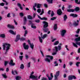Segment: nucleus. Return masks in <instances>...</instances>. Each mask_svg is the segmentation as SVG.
<instances>
[{"label": "nucleus", "mask_w": 80, "mask_h": 80, "mask_svg": "<svg viewBox=\"0 0 80 80\" xmlns=\"http://www.w3.org/2000/svg\"><path fill=\"white\" fill-rule=\"evenodd\" d=\"M75 41L76 42V43L72 42L73 46L74 47H76V48H78V45L80 46V37L76 38L75 39Z\"/></svg>", "instance_id": "f03ea898"}, {"label": "nucleus", "mask_w": 80, "mask_h": 80, "mask_svg": "<svg viewBox=\"0 0 80 80\" xmlns=\"http://www.w3.org/2000/svg\"><path fill=\"white\" fill-rule=\"evenodd\" d=\"M30 25H32V24H33V23H32V21L31 20H29L28 21Z\"/></svg>", "instance_id": "4d7b16f0"}, {"label": "nucleus", "mask_w": 80, "mask_h": 80, "mask_svg": "<svg viewBox=\"0 0 80 80\" xmlns=\"http://www.w3.org/2000/svg\"><path fill=\"white\" fill-rule=\"evenodd\" d=\"M4 5H5V3L3 2H2L0 3V5H1V6H2V7H3Z\"/></svg>", "instance_id": "13d9d810"}, {"label": "nucleus", "mask_w": 80, "mask_h": 80, "mask_svg": "<svg viewBox=\"0 0 80 80\" xmlns=\"http://www.w3.org/2000/svg\"><path fill=\"white\" fill-rule=\"evenodd\" d=\"M75 2L76 4H77L78 5H80V1H78V0H75Z\"/></svg>", "instance_id": "4be33fe9"}, {"label": "nucleus", "mask_w": 80, "mask_h": 80, "mask_svg": "<svg viewBox=\"0 0 80 80\" xmlns=\"http://www.w3.org/2000/svg\"><path fill=\"white\" fill-rule=\"evenodd\" d=\"M80 29L78 28V29L77 31L76 32V33L77 34H78V33H80Z\"/></svg>", "instance_id": "49530a36"}, {"label": "nucleus", "mask_w": 80, "mask_h": 80, "mask_svg": "<svg viewBox=\"0 0 80 80\" xmlns=\"http://www.w3.org/2000/svg\"><path fill=\"white\" fill-rule=\"evenodd\" d=\"M20 39V34H18L16 36V38L15 40V41L17 42H18V41Z\"/></svg>", "instance_id": "6e6552de"}, {"label": "nucleus", "mask_w": 80, "mask_h": 80, "mask_svg": "<svg viewBox=\"0 0 80 80\" xmlns=\"http://www.w3.org/2000/svg\"><path fill=\"white\" fill-rule=\"evenodd\" d=\"M70 16L71 17H73L74 18H76V17H78V15H77L76 14H74L73 13H72L70 14Z\"/></svg>", "instance_id": "4468645a"}, {"label": "nucleus", "mask_w": 80, "mask_h": 80, "mask_svg": "<svg viewBox=\"0 0 80 80\" xmlns=\"http://www.w3.org/2000/svg\"><path fill=\"white\" fill-rule=\"evenodd\" d=\"M41 6V5L40 4L38 3L37 4L38 8H40Z\"/></svg>", "instance_id": "8fccbe9b"}, {"label": "nucleus", "mask_w": 80, "mask_h": 80, "mask_svg": "<svg viewBox=\"0 0 80 80\" xmlns=\"http://www.w3.org/2000/svg\"><path fill=\"white\" fill-rule=\"evenodd\" d=\"M41 80H48V79L46 78L43 77L41 78Z\"/></svg>", "instance_id": "a18cd8bd"}, {"label": "nucleus", "mask_w": 80, "mask_h": 80, "mask_svg": "<svg viewBox=\"0 0 80 80\" xmlns=\"http://www.w3.org/2000/svg\"><path fill=\"white\" fill-rule=\"evenodd\" d=\"M55 15V13H54V12L53 11H52L51 14V17H53V15Z\"/></svg>", "instance_id": "de8ad7c7"}, {"label": "nucleus", "mask_w": 80, "mask_h": 80, "mask_svg": "<svg viewBox=\"0 0 80 80\" xmlns=\"http://www.w3.org/2000/svg\"><path fill=\"white\" fill-rule=\"evenodd\" d=\"M42 23L44 24L43 29V32L45 33H46L49 30L48 28H47L48 27V23L46 21H43L42 22Z\"/></svg>", "instance_id": "f257e3e1"}, {"label": "nucleus", "mask_w": 80, "mask_h": 80, "mask_svg": "<svg viewBox=\"0 0 80 80\" xmlns=\"http://www.w3.org/2000/svg\"><path fill=\"white\" fill-rule=\"evenodd\" d=\"M73 25L75 27H77V26H78V23H77V22H75L73 23Z\"/></svg>", "instance_id": "ea45409f"}, {"label": "nucleus", "mask_w": 80, "mask_h": 80, "mask_svg": "<svg viewBox=\"0 0 80 80\" xmlns=\"http://www.w3.org/2000/svg\"><path fill=\"white\" fill-rule=\"evenodd\" d=\"M80 62H77L76 64V65L78 67H79V64H80Z\"/></svg>", "instance_id": "c03bdc74"}, {"label": "nucleus", "mask_w": 80, "mask_h": 80, "mask_svg": "<svg viewBox=\"0 0 80 80\" xmlns=\"http://www.w3.org/2000/svg\"><path fill=\"white\" fill-rule=\"evenodd\" d=\"M9 32L10 33L12 34V35H15L16 34V31H15V32H14V31H13L12 30H9Z\"/></svg>", "instance_id": "ddd939ff"}, {"label": "nucleus", "mask_w": 80, "mask_h": 80, "mask_svg": "<svg viewBox=\"0 0 80 80\" xmlns=\"http://www.w3.org/2000/svg\"><path fill=\"white\" fill-rule=\"evenodd\" d=\"M21 78V77L20 76H18L16 77V80H20Z\"/></svg>", "instance_id": "e433bc0d"}, {"label": "nucleus", "mask_w": 80, "mask_h": 80, "mask_svg": "<svg viewBox=\"0 0 80 80\" xmlns=\"http://www.w3.org/2000/svg\"><path fill=\"white\" fill-rule=\"evenodd\" d=\"M14 22L15 25H18V23H17V22H16V20H14Z\"/></svg>", "instance_id": "e2e57ef3"}, {"label": "nucleus", "mask_w": 80, "mask_h": 80, "mask_svg": "<svg viewBox=\"0 0 80 80\" xmlns=\"http://www.w3.org/2000/svg\"><path fill=\"white\" fill-rule=\"evenodd\" d=\"M57 52L55 51V52H54L52 53V55H56L57 54Z\"/></svg>", "instance_id": "0e129e2a"}, {"label": "nucleus", "mask_w": 80, "mask_h": 80, "mask_svg": "<svg viewBox=\"0 0 80 80\" xmlns=\"http://www.w3.org/2000/svg\"><path fill=\"white\" fill-rule=\"evenodd\" d=\"M42 20H47V18L45 17H43L42 18Z\"/></svg>", "instance_id": "09e8293b"}, {"label": "nucleus", "mask_w": 80, "mask_h": 80, "mask_svg": "<svg viewBox=\"0 0 80 80\" xmlns=\"http://www.w3.org/2000/svg\"><path fill=\"white\" fill-rule=\"evenodd\" d=\"M57 13L58 15H61L62 14V9H59L57 11Z\"/></svg>", "instance_id": "1a4fd4ad"}, {"label": "nucleus", "mask_w": 80, "mask_h": 80, "mask_svg": "<svg viewBox=\"0 0 80 80\" xmlns=\"http://www.w3.org/2000/svg\"><path fill=\"white\" fill-rule=\"evenodd\" d=\"M45 61L46 62H47L48 63H50V60L48 59V58H46L45 59Z\"/></svg>", "instance_id": "cd10ccee"}, {"label": "nucleus", "mask_w": 80, "mask_h": 80, "mask_svg": "<svg viewBox=\"0 0 80 80\" xmlns=\"http://www.w3.org/2000/svg\"><path fill=\"white\" fill-rule=\"evenodd\" d=\"M23 56H21L19 57V59H20V60H22V59H23Z\"/></svg>", "instance_id": "3c124183"}, {"label": "nucleus", "mask_w": 80, "mask_h": 80, "mask_svg": "<svg viewBox=\"0 0 80 80\" xmlns=\"http://www.w3.org/2000/svg\"><path fill=\"white\" fill-rule=\"evenodd\" d=\"M59 43V41H56L54 44V45H57Z\"/></svg>", "instance_id": "f704fd0d"}, {"label": "nucleus", "mask_w": 80, "mask_h": 80, "mask_svg": "<svg viewBox=\"0 0 80 80\" xmlns=\"http://www.w3.org/2000/svg\"><path fill=\"white\" fill-rule=\"evenodd\" d=\"M18 6L22 10H23V7H22V5L20 3H18L17 4Z\"/></svg>", "instance_id": "6ab92c4d"}, {"label": "nucleus", "mask_w": 80, "mask_h": 80, "mask_svg": "<svg viewBox=\"0 0 80 80\" xmlns=\"http://www.w3.org/2000/svg\"><path fill=\"white\" fill-rule=\"evenodd\" d=\"M67 16L66 15H65L64 16V21H66V20L67 18Z\"/></svg>", "instance_id": "c85d7f7f"}, {"label": "nucleus", "mask_w": 80, "mask_h": 80, "mask_svg": "<svg viewBox=\"0 0 80 80\" xmlns=\"http://www.w3.org/2000/svg\"><path fill=\"white\" fill-rule=\"evenodd\" d=\"M24 37H26L27 36V34L28 33V32H27V30H25L24 32Z\"/></svg>", "instance_id": "2f4dec72"}, {"label": "nucleus", "mask_w": 80, "mask_h": 80, "mask_svg": "<svg viewBox=\"0 0 80 80\" xmlns=\"http://www.w3.org/2000/svg\"><path fill=\"white\" fill-rule=\"evenodd\" d=\"M29 45H30V47L32 48V49H33V48L34 47V45H33V43H32V44L31 43Z\"/></svg>", "instance_id": "393cba45"}, {"label": "nucleus", "mask_w": 80, "mask_h": 80, "mask_svg": "<svg viewBox=\"0 0 80 80\" xmlns=\"http://www.w3.org/2000/svg\"><path fill=\"white\" fill-rule=\"evenodd\" d=\"M28 55H27V54H25V58H26V60H27V59H28Z\"/></svg>", "instance_id": "603ef678"}, {"label": "nucleus", "mask_w": 80, "mask_h": 80, "mask_svg": "<svg viewBox=\"0 0 80 80\" xmlns=\"http://www.w3.org/2000/svg\"><path fill=\"white\" fill-rule=\"evenodd\" d=\"M67 32V31H66V30H62V31L61 32V35L62 37H64V35H65V33H66V32Z\"/></svg>", "instance_id": "423d86ee"}, {"label": "nucleus", "mask_w": 80, "mask_h": 80, "mask_svg": "<svg viewBox=\"0 0 80 80\" xmlns=\"http://www.w3.org/2000/svg\"><path fill=\"white\" fill-rule=\"evenodd\" d=\"M8 64V61H5L4 62V66H7V65Z\"/></svg>", "instance_id": "5fc2aeb1"}, {"label": "nucleus", "mask_w": 80, "mask_h": 80, "mask_svg": "<svg viewBox=\"0 0 80 80\" xmlns=\"http://www.w3.org/2000/svg\"><path fill=\"white\" fill-rule=\"evenodd\" d=\"M27 21V18L25 17H24L23 18L24 25H25V24H26Z\"/></svg>", "instance_id": "2eb2a0df"}, {"label": "nucleus", "mask_w": 80, "mask_h": 80, "mask_svg": "<svg viewBox=\"0 0 80 80\" xmlns=\"http://www.w3.org/2000/svg\"><path fill=\"white\" fill-rule=\"evenodd\" d=\"M34 24H32V25H31V28H35V29L37 28V27L36 26H34Z\"/></svg>", "instance_id": "473e14b6"}, {"label": "nucleus", "mask_w": 80, "mask_h": 80, "mask_svg": "<svg viewBox=\"0 0 80 80\" xmlns=\"http://www.w3.org/2000/svg\"><path fill=\"white\" fill-rule=\"evenodd\" d=\"M20 16H21V17H23V16L24 15V14H23V13L22 12H21L19 14Z\"/></svg>", "instance_id": "864d4df0"}, {"label": "nucleus", "mask_w": 80, "mask_h": 80, "mask_svg": "<svg viewBox=\"0 0 80 80\" xmlns=\"http://www.w3.org/2000/svg\"><path fill=\"white\" fill-rule=\"evenodd\" d=\"M57 63V61L54 62V64H55V65H54V67H56L58 66V63Z\"/></svg>", "instance_id": "4c0bfd02"}, {"label": "nucleus", "mask_w": 80, "mask_h": 80, "mask_svg": "<svg viewBox=\"0 0 80 80\" xmlns=\"http://www.w3.org/2000/svg\"><path fill=\"white\" fill-rule=\"evenodd\" d=\"M38 38L40 42H41V43H42L43 42V40L42 38L40 37V36H39Z\"/></svg>", "instance_id": "c756f323"}, {"label": "nucleus", "mask_w": 80, "mask_h": 80, "mask_svg": "<svg viewBox=\"0 0 80 80\" xmlns=\"http://www.w3.org/2000/svg\"><path fill=\"white\" fill-rule=\"evenodd\" d=\"M72 7V5H69L68 6V8H69V9H70V8H71Z\"/></svg>", "instance_id": "338daca9"}, {"label": "nucleus", "mask_w": 80, "mask_h": 80, "mask_svg": "<svg viewBox=\"0 0 80 80\" xmlns=\"http://www.w3.org/2000/svg\"><path fill=\"white\" fill-rule=\"evenodd\" d=\"M58 50H59V51L61 50V49L62 48L61 47V46L58 45Z\"/></svg>", "instance_id": "79ce46f5"}, {"label": "nucleus", "mask_w": 80, "mask_h": 80, "mask_svg": "<svg viewBox=\"0 0 80 80\" xmlns=\"http://www.w3.org/2000/svg\"><path fill=\"white\" fill-rule=\"evenodd\" d=\"M34 73V72H32V73L30 74V78H31L32 79H35L36 80H38V76H35V75H32Z\"/></svg>", "instance_id": "20e7f679"}, {"label": "nucleus", "mask_w": 80, "mask_h": 80, "mask_svg": "<svg viewBox=\"0 0 80 80\" xmlns=\"http://www.w3.org/2000/svg\"><path fill=\"white\" fill-rule=\"evenodd\" d=\"M71 77H72V80H73V79H74V80H76V79H77V78L74 75H71Z\"/></svg>", "instance_id": "c9c22d12"}, {"label": "nucleus", "mask_w": 80, "mask_h": 80, "mask_svg": "<svg viewBox=\"0 0 80 80\" xmlns=\"http://www.w3.org/2000/svg\"><path fill=\"white\" fill-rule=\"evenodd\" d=\"M31 59L33 60V61L34 62V63H35L36 61H35V58H31Z\"/></svg>", "instance_id": "052dcab7"}, {"label": "nucleus", "mask_w": 80, "mask_h": 80, "mask_svg": "<svg viewBox=\"0 0 80 80\" xmlns=\"http://www.w3.org/2000/svg\"><path fill=\"white\" fill-rule=\"evenodd\" d=\"M57 19V17H53L52 18H51L50 19L51 20H55Z\"/></svg>", "instance_id": "37998d69"}, {"label": "nucleus", "mask_w": 80, "mask_h": 80, "mask_svg": "<svg viewBox=\"0 0 80 80\" xmlns=\"http://www.w3.org/2000/svg\"><path fill=\"white\" fill-rule=\"evenodd\" d=\"M0 37L2 38H5V34H0Z\"/></svg>", "instance_id": "a211bd4d"}, {"label": "nucleus", "mask_w": 80, "mask_h": 80, "mask_svg": "<svg viewBox=\"0 0 80 80\" xmlns=\"http://www.w3.org/2000/svg\"><path fill=\"white\" fill-rule=\"evenodd\" d=\"M67 12H74V10L73 9H69L67 10Z\"/></svg>", "instance_id": "412c9836"}, {"label": "nucleus", "mask_w": 80, "mask_h": 80, "mask_svg": "<svg viewBox=\"0 0 80 80\" xmlns=\"http://www.w3.org/2000/svg\"><path fill=\"white\" fill-rule=\"evenodd\" d=\"M7 27L8 28H11V29H14V28H15L14 26L10 24H8Z\"/></svg>", "instance_id": "9d476101"}, {"label": "nucleus", "mask_w": 80, "mask_h": 80, "mask_svg": "<svg viewBox=\"0 0 80 80\" xmlns=\"http://www.w3.org/2000/svg\"><path fill=\"white\" fill-rule=\"evenodd\" d=\"M20 68H21V69H23V68H24V65L23 64H21Z\"/></svg>", "instance_id": "58836bf2"}, {"label": "nucleus", "mask_w": 80, "mask_h": 80, "mask_svg": "<svg viewBox=\"0 0 80 80\" xmlns=\"http://www.w3.org/2000/svg\"><path fill=\"white\" fill-rule=\"evenodd\" d=\"M44 5L45 7V8H48V5H47V4H44Z\"/></svg>", "instance_id": "69168bd1"}, {"label": "nucleus", "mask_w": 80, "mask_h": 80, "mask_svg": "<svg viewBox=\"0 0 80 80\" xmlns=\"http://www.w3.org/2000/svg\"><path fill=\"white\" fill-rule=\"evenodd\" d=\"M35 22L36 23H39L40 22V20L38 19L35 21Z\"/></svg>", "instance_id": "bf43d9fd"}, {"label": "nucleus", "mask_w": 80, "mask_h": 80, "mask_svg": "<svg viewBox=\"0 0 80 80\" xmlns=\"http://www.w3.org/2000/svg\"><path fill=\"white\" fill-rule=\"evenodd\" d=\"M12 75H15V74H16V75H17V74H18V72L16 71H14V72H13V70H12Z\"/></svg>", "instance_id": "dca6fc26"}, {"label": "nucleus", "mask_w": 80, "mask_h": 80, "mask_svg": "<svg viewBox=\"0 0 80 80\" xmlns=\"http://www.w3.org/2000/svg\"><path fill=\"white\" fill-rule=\"evenodd\" d=\"M9 65L12 66H14L15 65V63H13V60H11L10 62L9 63Z\"/></svg>", "instance_id": "9b49d317"}, {"label": "nucleus", "mask_w": 80, "mask_h": 80, "mask_svg": "<svg viewBox=\"0 0 80 80\" xmlns=\"http://www.w3.org/2000/svg\"><path fill=\"white\" fill-rule=\"evenodd\" d=\"M46 57H49L50 58V60H53V57L52 56H50L49 55H47L46 56Z\"/></svg>", "instance_id": "5701e85b"}, {"label": "nucleus", "mask_w": 80, "mask_h": 80, "mask_svg": "<svg viewBox=\"0 0 80 80\" xmlns=\"http://www.w3.org/2000/svg\"><path fill=\"white\" fill-rule=\"evenodd\" d=\"M2 46L3 49L4 50H5V48H6V49H7V48H9V49H10L11 47V44L7 43H3ZM6 46H7L6 47Z\"/></svg>", "instance_id": "7ed1b4c3"}, {"label": "nucleus", "mask_w": 80, "mask_h": 80, "mask_svg": "<svg viewBox=\"0 0 80 80\" xmlns=\"http://www.w3.org/2000/svg\"><path fill=\"white\" fill-rule=\"evenodd\" d=\"M74 10V11H75L76 12H78V11H79V10H80V8L77 7L75 8Z\"/></svg>", "instance_id": "aec40b11"}, {"label": "nucleus", "mask_w": 80, "mask_h": 80, "mask_svg": "<svg viewBox=\"0 0 80 80\" xmlns=\"http://www.w3.org/2000/svg\"><path fill=\"white\" fill-rule=\"evenodd\" d=\"M57 24H54V30H57Z\"/></svg>", "instance_id": "b1692460"}, {"label": "nucleus", "mask_w": 80, "mask_h": 80, "mask_svg": "<svg viewBox=\"0 0 80 80\" xmlns=\"http://www.w3.org/2000/svg\"><path fill=\"white\" fill-rule=\"evenodd\" d=\"M2 76L4 78H7V75H6V73H5L4 74H2Z\"/></svg>", "instance_id": "bb28decb"}, {"label": "nucleus", "mask_w": 80, "mask_h": 80, "mask_svg": "<svg viewBox=\"0 0 80 80\" xmlns=\"http://www.w3.org/2000/svg\"><path fill=\"white\" fill-rule=\"evenodd\" d=\"M28 19H29L30 20H32L33 19V17H32L30 15H28Z\"/></svg>", "instance_id": "a878e982"}, {"label": "nucleus", "mask_w": 80, "mask_h": 80, "mask_svg": "<svg viewBox=\"0 0 80 80\" xmlns=\"http://www.w3.org/2000/svg\"><path fill=\"white\" fill-rule=\"evenodd\" d=\"M68 80H72V75L69 76L68 77Z\"/></svg>", "instance_id": "72a5a7b5"}, {"label": "nucleus", "mask_w": 80, "mask_h": 80, "mask_svg": "<svg viewBox=\"0 0 80 80\" xmlns=\"http://www.w3.org/2000/svg\"><path fill=\"white\" fill-rule=\"evenodd\" d=\"M23 47L25 50H28L29 48V46L28 44L26 45V43H24L23 44Z\"/></svg>", "instance_id": "0eeeda50"}, {"label": "nucleus", "mask_w": 80, "mask_h": 80, "mask_svg": "<svg viewBox=\"0 0 80 80\" xmlns=\"http://www.w3.org/2000/svg\"><path fill=\"white\" fill-rule=\"evenodd\" d=\"M54 48L55 49H52V51H56V52H58V47L57 46H55L54 47Z\"/></svg>", "instance_id": "f3484780"}, {"label": "nucleus", "mask_w": 80, "mask_h": 80, "mask_svg": "<svg viewBox=\"0 0 80 80\" xmlns=\"http://www.w3.org/2000/svg\"><path fill=\"white\" fill-rule=\"evenodd\" d=\"M60 75V71H57L56 72V74L54 75V79L55 80H57L58 79V77Z\"/></svg>", "instance_id": "39448f33"}, {"label": "nucleus", "mask_w": 80, "mask_h": 80, "mask_svg": "<svg viewBox=\"0 0 80 80\" xmlns=\"http://www.w3.org/2000/svg\"><path fill=\"white\" fill-rule=\"evenodd\" d=\"M37 12H38V13H40V12H41V9L39 8L38 9Z\"/></svg>", "instance_id": "6e6d98bb"}, {"label": "nucleus", "mask_w": 80, "mask_h": 80, "mask_svg": "<svg viewBox=\"0 0 80 80\" xmlns=\"http://www.w3.org/2000/svg\"><path fill=\"white\" fill-rule=\"evenodd\" d=\"M10 50V49H9V48H7V49L6 50V52H5L4 54L6 55L7 54V53L8 52V51L9 50Z\"/></svg>", "instance_id": "a19ab883"}, {"label": "nucleus", "mask_w": 80, "mask_h": 80, "mask_svg": "<svg viewBox=\"0 0 80 80\" xmlns=\"http://www.w3.org/2000/svg\"><path fill=\"white\" fill-rule=\"evenodd\" d=\"M10 13H8L7 15V17L9 18V17H11V16H10Z\"/></svg>", "instance_id": "680f3d73"}, {"label": "nucleus", "mask_w": 80, "mask_h": 80, "mask_svg": "<svg viewBox=\"0 0 80 80\" xmlns=\"http://www.w3.org/2000/svg\"><path fill=\"white\" fill-rule=\"evenodd\" d=\"M41 36L42 39H44V38H45L47 36H48V35L47 34H45L43 36H42V33L41 32Z\"/></svg>", "instance_id": "f8f14e48"}, {"label": "nucleus", "mask_w": 80, "mask_h": 80, "mask_svg": "<svg viewBox=\"0 0 80 80\" xmlns=\"http://www.w3.org/2000/svg\"><path fill=\"white\" fill-rule=\"evenodd\" d=\"M53 0H47V2L50 3H53Z\"/></svg>", "instance_id": "7c9ffc66"}, {"label": "nucleus", "mask_w": 80, "mask_h": 80, "mask_svg": "<svg viewBox=\"0 0 80 80\" xmlns=\"http://www.w3.org/2000/svg\"><path fill=\"white\" fill-rule=\"evenodd\" d=\"M78 53H80V48H79L78 50Z\"/></svg>", "instance_id": "774afa93"}]
</instances>
